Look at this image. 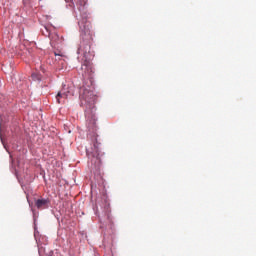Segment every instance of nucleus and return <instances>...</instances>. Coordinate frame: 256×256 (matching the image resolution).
<instances>
[{"label":"nucleus","mask_w":256,"mask_h":256,"mask_svg":"<svg viewBox=\"0 0 256 256\" xmlns=\"http://www.w3.org/2000/svg\"><path fill=\"white\" fill-rule=\"evenodd\" d=\"M82 42L78 48V55L82 57V69L85 71H93L91 61L95 57V52L91 50V41H93V32H91V22L83 20L79 23Z\"/></svg>","instance_id":"f257e3e1"},{"label":"nucleus","mask_w":256,"mask_h":256,"mask_svg":"<svg viewBox=\"0 0 256 256\" xmlns=\"http://www.w3.org/2000/svg\"><path fill=\"white\" fill-rule=\"evenodd\" d=\"M80 100L82 107H85L86 109V115L89 111L93 113V109H95V103L97 101V95L95 94L93 86H88V88L83 86L80 89Z\"/></svg>","instance_id":"f03ea898"},{"label":"nucleus","mask_w":256,"mask_h":256,"mask_svg":"<svg viewBox=\"0 0 256 256\" xmlns=\"http://www.w3.org/2000/svg\"><path fill=\"white\" fill-rule=\"evenodd\" d=\"M37 209H47L49 207V201L47 199H38L35 201Z\"/></svg>","instance_id":"7ed1b4c3"},{"label":"nucleus","mask_w":256,"mask_h":256,"mask_svg":"<svg viewBox=\"0 0 256 256\" xmlns=\"http://www.w3.org/2000/svg\"><path fill=\"white\" fill-rule=\"evenodd\" d=\"M68 94L65 91L58 92L56 95V101L57 103H61V99H67Z\"/></svg>","instance_id":"20e7f679"},{"label":"nucleus","mask_w":256,"mask_h":256,"mask_svg":"<svg viewBox=\"0 0 256 256\" xmlns=\"http://www.w3.org/2000/svg\"><path fill=\"white\" fill-rule=\"evenodd\" d=\"M49 37H50V41H51L52 45H55V43H57V41H59V35L55 32L50 33Z\"/></svg>","instance_id":"39448f33"},{"label":"nucleus","mask_w":256,"mask_h":256,"mask_svg":"<svg viewBox=\"0 0 256 256\" xmlns=\"http://www.w3.org/2000/svg\"><path fill=\"white\" fill-rule=\"evenodd\" d=\"M89 127H95V116H93L92 120L89 122Z\"/></svg>","instance_id":"423d86ee"},{"label":"nucleus","mask_w":256,"mask_h":256,"mask_svg":"<svg viewBox=\"0 0 256 256\" xmlns=\"http://www.w3.org/2000/svg\"><path fill=\"white\" fill-rule=\"evenodd\" d=\"M78 3L81 7H85V0H78Z\"/></svg>","instance_id":"0eeeda50"},{"label":"nucleus","mask_w":256,"mask_h":256,"mask_svg":"<svg viewBox=\"0 0 256 256\" xmlns=\"http://www.w3.org/2000/svg\"><path fill=\"white\" fill-rule=\"evenodd\" d=\"M32 79H34V81H35V80H38V81H39V76H37V74H32Z\"/></svg>","instance_id":"6e6552de"}]
</instances>
